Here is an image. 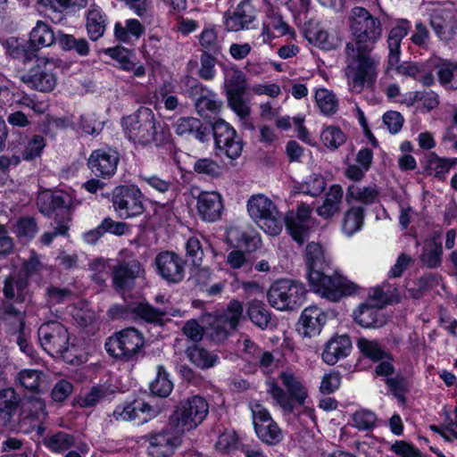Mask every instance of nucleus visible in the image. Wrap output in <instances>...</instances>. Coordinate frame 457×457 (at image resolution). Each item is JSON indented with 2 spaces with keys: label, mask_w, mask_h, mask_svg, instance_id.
I'll return each instance as SVG.
<instances>
[{
  "label": "nucleus",
  "mask_w": 457,
  "mask_h": 457,
  "mask_svg": "<svg viewBox=\"0 0 457 457\" xmlns=\"http://www.w3.org/2000/svg\"><path fill=\"white\" fill-rule=\"evenodd\" d=\"M212 133L216 148L235 160L240 156L243 150L241 139L237 137V131L224 120H218L212 124Z\"/></svg>",
  "instance_id": "nucleus-13"
},
{
  "label": "nucleus",
  "mask_w": 457,
  "mask_h": 457,
  "mask_svg": "<svg viewBox=\"0 0 457 457\" xmlns=\"http://www.w3.org/2000/svg\"><path fill=\"white\" fill-rule=\"evenodd\" d=\"M384 303H366L361 304L354 313L355 321L364 328L381 327L386 322V318L382 312Z\"/></svg>",
  "instance_id": "nucleus-26"
},
{
  "label": "nucleus",
  "mask_w": 457,
  "mask_h": 457,
  "mask_svg": "<svg viewBox=\"0 0 457 457\" xmlns=\"http://www.w3.org/2000/svg\"><path fill=\"white\" fill-rule=\"evenodd\" d=\"M407 35V28L404 24L397 25L392 28L387 37L388 56L386 71L395 69L398 74L409 76L415 79L421 73V66L410 62L399 64L400 62V46L402 39Z\"/></svg>",
  "instance_id": "nucleus-11"
},
{
  "label": "nucleus",
  "mask_w": 457,
  "mask_h": 457,
  "mask_svg": "<svg viewBox=\"0 0 457 457\" xmlns=\"http://www.w3.org/2000/svg\"><path fill=\"white\" fill-rule=\"evenodd\" d=\"M385 383L399 403H406L405 395L408 392V386L407 380L403 375L397 374L395 377L387 378L385 379Z\"/></svg>",
  "instance_id": "nucleus-56"
},
{
  "label": "nucleus",
  "mask_w": 457,
  "mask_h": 457,
  "mask_svg": "<svg viewBox=\"0 0 457 457\" xmlns=\"http://www.w3.org/2000/svg\"><path fill=\"white\" fill-rule=\"evenodd\" d=\"M145 270L137 259L120 262L112 268V278L116 289L123 290L130 287L134 281L144 275Z\"/></svg>",
  "instance_id": "nucleus-20"
},
{
  "label": "nucleus",
  "mask_w": 457,
  "mask_h": 457,
  "mask_svg": "<svg viewBox=\"0 0 457 457\" xmlns=\"http://www.w3.org/2000/svg\"><path fill=\"white\" fill-rule=\"evenodd\" d=\"M57 62L54 59L37 58L36 64L21 76V80L31 89L51 92L57 85V75L54 71Z\"/></svg>",
  "instance_id": "nucleus-10"
},
{
  "label": "nucleus",
  "mask_w": 457,
  "mask_h": 457,
  "mask_svg": "<svg viewBox=\"0 0 457 457\" xmlns=\"http://www.w3.org/2000/svg\"><path fill=\"white\" fill-rule=\"evenodd\" d=\"M119 154L112 149L94 151L88 159V167L97 177H112L117 170Z\"/></svg>",
  "instance_id": "nucleus-21"
},
{
  "label": "nucleus",
  "mask_w": 457,
  "mask_h": 457,
  "mask_svg": "<svg viewBox=\"0 0 457 457\" xmlns=\"http://www.w3.org/2000/svg\"><path fill=\"white\" fill-rule=\"evenodd\" d=\"M379 190L375 184L361 187L351 184L346 190L345 201L348 204L359 202L364 205H370L378 200Z\"/></svg>",
  "instance_id": "nucleus-32"
},
{
  "label": "nucleus",
  "mask_w": 457,
  "mask_h": 457,
  "mask_svg": "<svg viewBox=\"0 0 457 457\" xmlns=\"http://www.w3.org/2000/svg\"><path fill=\"white\" fill-rule=\"evenodd\" d=\"M224 87L227 95L245 93L246 89L245 75L235 66L225 68Z\"/></svg>",
  "instance_id": "nucleus-39"
},
{
  "label": "nucleus",
  "mask_w": 457,
  "mask_h": 457,
  "mask_svg": "<svg viewBox=\"0 0 457 457\" xmlns=\"http://www.w3.org/2000/svg\"><path fill=\"white\" fill-rule=\"evenodd\" d=\"M364 220V209L361 206H352L345 213L342 229L347 236H353L361 229Z\"/></svg>",
  "instance_id": "nucleus-44"
},
{
  "label": "nucleus",
  "mask_w": 457,
  "mask_h": 457,
  "mask_svg": "<svg viewBox=\"0 0 457 457\" xmlns=\"http://www.w3.org/2000/svg\"><path fill=\"white\" fill-rule=\"evenodd\" d=\"M186 353L189 361L202 370L212 368L220 361L216 353L208 351L203 345H188Z\"/></svg>",
  "instance_id": "nucleus-34"
},
{
  "label": "nucleus",
  "mask_w": 457,
  "mask_h": 457,
  "mask_svg": "<svg viewBox=\"0 0 457 457\" xmlns=\"http://www.w3.org/2000/svg\"><path fill=\"white\" fill-rule=\"evenodd\" d=\"M344 191L340 185L334 184L325 194L323 203L316 209L317 214L323 219H329L337 215L342 207Z\"/></svg>",
  "instance_id": "nucleus-27"
},
{
  "label": "nucleus",
  "mask_w": 457,
  "mask_h": 457,
  "mask_svg": "<svg viewBox=\"0 0 457 457\" xmlns=\"http://www.w3.org/2000/svg\"><path fill=\"white\" fill-rule=\"evenodd\" d=\"M40 374L37 370H22L18 373L19 384L29 392L37 393L40 386Z\"/></svg>",
  "instance_id": "nucleus-58"
},
{
  "label": "nucleus",
  "mask_w": 457,
  "mask_h": 457,
  "mask_svg": "<svg viewBox=\"0 0 457 457\" xmlns=\"http://www.w3.org/2000/svg\"><path fill=\"white\" fill-rule=\"evenodd\" d=\"M57 41L64 51H75L81 56H87L89 54V45L85 38H76L72 35L59 34Z\"/></svg>",
  "instance_id": "nucleus-48"
},
{
  "label": "nucleus",
  "mask_w": 457,
  "mask_h": 457,
  "mask_svg": "<svg viewBox=\"0 0 457 457\" xmlns=\"http://www.w3.org/2000/svg\"><path fill=\"white\" fill-rule=\"evenodd\" d=\"M157 273L169 283H179L184 279L186 262L171 251H162L154 258Z\"/></svg>",
  "instance_id": "nucleus-14"
},
{
  "label": "nucleus",
  "mask_w": 457,
  "mask_h": 457,
  "mask_svg": "<svg viewBox=\"0 0 457 457\" xmlns=\"http://www.w3.org/2000/svg\"><path fill=\"white\" fill-rule=\"evenodd\" d=\"M75 443V436L67 432L59 430L43 438L46 449L54 453H62L71 449Z\"/></svg>",
  "instance_id": "nucleus-37"
},
{
  "label": "nucleus",
  "mask_w": 457,
  "mask_h": 457,
  "mask_svg": "<svg viewBox=\"0 0 457 457\" xmlns=\"http://www.w3.org/2000/svg\"><path fill=\"white\" fill-rule=\"evenodd\" d=\"M105 54L120 63V68L123 71L131 72L133 77L142 78L145 75V67L132 61L133 54L121 46L107 48Z\"/></svg>",
  "instance_id": "nucleus-29"
},
{
  "label": "nucleus",
  "mask_w": 457,
  "mask_h": 457,
  "mask_svg": "<svg viewBox=\"0 0 457 457\" xmlns=\"http://www.w3.org/2000/svg\"><path fill=\"white\" fill-rule=\"evenodd\" d=\"M108 343H129V342H143V334L133 327L123 328L115 332L108 338Z\"/></svg>",
  "instance_id": "nucleus-61"
},
{
  "label": "nucleus",
  "mask_w": 457,
  "mask_h": 457,
  "mask_svg": "<svg viewBox=\"0 0 457 457\" xmlns=\"http://www.w3.org/2000/svg\"><path fill=\"white\" fill-rule=\"evenodd\" d=\"M105 29L104 18L99 8H91L87 15V30L91 40H97Z\"/></svg>",
  "instance_id": "nucleus-47"
},
{
  "label": "nucleus",
  "mask_w": 457,
  "mask_h": 457,
  "mask_svg": "<svg viewBox=\"0 0 457 457\" xmlns=\"http://www.w3.org/2000/svg\"><path fill=\"white\" fill-rule=\"evenodd\" d=\"M56 40L52 28L42 21H37L29 33L26 48H23L21 57L24 62H29L36 53L43 48L51 46Z\"/></svg>",
  "instance_id": "nucleus-17"
},
{
  "label": "nucleus",
  "mask_w": 457,
  "mask_h": 457,
  "mask_svg": "<svg viewBox=\"0 0 457 457\" xmlns=\"http://www.w3.org/2000/svg\"><path fill=\"white\" fill-rule=\"evenodd\" d=\"M4 295L17 303H24L29 298V280L21 272L11 274L4 279Z\"/></svg>",
  "instance_id": "nucleus-28"
},
{
  "label": "nucleus",
  "mask_w": 457,
  "mask_h": 457,
  "mask_svg": "<svg viewBox=\"0 0 457 457\" xmlns=\"http://www.w3.org/2000/svg\"><path fill=\"white\" fill-rule=\"evenodd\" d=\"M150 395L161 398L168 397L173 390V382L163 365L157 366L155 378L149 383Z\"/></svg>",
  "instance_id": "nucleus-38"
},
{
  "label": "nucleus",
  "mask_w": 457,
  "mask_h": 457,
  "mask_svg": "<svg viewBox=\"0 0 457 457\" xmlns=\"http://www.w3.org/2000/svg\"><path fill=\"white\" fill-rule=\"evenodd\" d=\"M132 320H141L147 323L162 325L166 312L154 307L148 303H137L130 305Z\"/></svg>",
  "instance_id": "nucleus-35"
},
{
  "label": "nucleus",
  "mask_w": 457,
  "mask_h": 457,
  "mask_svg": "<svg viewBox=\"0 0 457 457\" xmlns=\"http://www.w3.org/2000/svg\"><path fill=\"white\" fill-rule=\"evenodd\" d=\"M352 41L345 48V69L349 88L360 94L365 87H371L378 77L379 60L371 55L375 44L382 35L380 21L363 7L351 11Z\"/></svg>",
  "instance_id": "nucleus-1"
},
{
  "label": "nucleus",
  "mask_w": 457,
  "mask_h": 457,
  "mask_svg": "<svg viewBox=\"0 0 457 457\" xmlns=\"http://www.w3.org/2000/svg\"><path fill=\"white\" fill-rule=\"evenodd\" d=\"M162 409L159 405H151L137 396L127 397L113 411L116 420L130 421L135 425H143L156 418Z\"/></svg>",
  "instance_id": "nucleus-9"
},
{
  "label": "nucleus",
  "mask_w": 457,
  "mask_h": 457,
  "mask_svg": "<svg viewBox=\"0 0 457 457\" xmlns=\"http://www.w3.org/2000/svg\"><path fill=\"white\" fill-rule=\"evenodd\" d=\"M326 180L321 175L313 174L301 186L303 194L317 196L326 188Z\"/></svg>",
  "instance_id": "nucleus-63"
},
{
  "label": "nucleus",
  "mask_w": 457,
  "mask_h": 457,
  "mask_svg": "<svg viewBox=\"0 0 457 457\" xmlns=\"http://www.w3.org/2000/svg\"><path fill=\"white\" fill-rule=\"evenodd\" d=\"M326 321V315L317 306L305 308L296 324V331L303 339H312L320 335Z\"/></svg>",
  "instance_id": "nucleus-22"
},
{
  "label": "nucleus",
  "mask_w": 457,
  "mask_h": 457,
  "mask_svg": "<svg viewBox=\"0 0 457 457\" xmlns=\"http://www.w3.org/2000/svg\"><path fill=\"white\" fill-rule=\"evenodd\" d=\"M194 170L210 178H218L222 173L221 166L211 158H202L195 161Z\"/></svg>",
  "instance_id": "nucleus-60"
},
{
  "label": "nucleus",
  "mask_w": 457,
  "mask_h": 457,
  "mask_svg": "<svg viewBox=\"0 0 457 457\" xmlns=\"http://www.w3.org/2000/svg\"><path fill=\"white\" fill-rule=\"evenodd\" d=\"M310 222L302 220L293 214H287L285 217V224L287 231L295 241L303 244L308 237L310 233Z\"/></svg>",
  "instance_id": "nucleus-46"
},
{
  "label": "nucleus",
  "mask_w": 457,
  "mask_h": 457,
  "mask_svg": "<svg viewBox=\"0 0 457 457\" xmlns=\"http://www.w3.org/2000/svg\"><path fill=\"white\" fill-rule=\"evenodd\" d=\"M112 203L114 211L121 219L138 216L145 211L143 194L135 186L115 187L112 191Z\"/></svg>",
  "instance_id": "nucleus-12"
},
{
  "label": "nucleus",
  "mask_w": 457,
  "mask_h": 457,
  "mask_svg": "<svg viewBox=\"0 0 457 457\" xmlns=\"http://www.w3.org/2000/svg\"><path fill=\"white\" fill-rule=\"evenodd\" d=\"M287 390V392L277 383H273L270 392L285 412L293 413L295 409V402L298 405H303L308 397V393L301 382L288 387Z\"/></svg>",
  "instance_id": "nucleus-19"
},
{
  "label": "nucleus",
  "mask_w": 457,
  "mask_h": 457,
  "mask_svg": "<svg viewBox=\"0 0 457 457\" xmlns=\"http://www.w3.org/2000/svg\"><path fill=\"white\" fill-rule=\"evenodd\" d=\"M323 144L330 149H337L345 142V135L338 128L330 126L326 128L320 136Z\"/></svg>",
  "instance_id": "nucleus-57"
},
{
  "label": "nucleus",
  "mask_w": 457,
  "mask_h": 457,
  "mask_svg": "<svg viewBox=\"0 0 457 457\" xmlns=\"http://www.w3.org/2000/svg\"><path fill=\"white\" fill-rule=\"evenodd\" d=\"M4 320L12 327V334L16 336V343L21 344L28 341L24 308L16 307L14 304L5 306Z\"/></svg>",
  "instance_id": "nucleus-30"
},
{
  "label": "nucleus",
  "mask_w": 457,
  "mask_h": 457,
  "mask_svg": "<svg viewBox=\"0 0 457 457\" xmlns=\"http://www.w3.org/2000/svg\"><path fill=\"white\" fill-rule=\"evenodd\" d=\"M184 433H179L173 424L168 422L167 428L157 433H151L148 436L150 444L149 453L156 457H168L173 453V451L181 443V436Z\"/></svg>",
  "instance_id": "nucleus-15"
},
{
  "label": "nucleus",
  "mask_w": 457,
  "mask_h": 457,
  "mask_svg": "<svg viewBox=\"0 0 457 457\" xmlns=\"http://www.w3.org/2000/svg\"><path fill=\"white\" fill-rule=\"evenodd\" d=\"M307 278L314 292L332 302L355 293L357 288L354 283L337 273L329 276L324 270L308 272Z\"/></svg>",
  "instance_id": "nucleus-7"
},
{
  "label": "nucleus",
  "mask_w": 457,
  "mask_h": 457,
  "mask_svg": "<svg viewBox=\"0 0 457 457\" xmlns=\"http://www.w3.org/2000/svg\"><path fill=\"white\" fill-rule=\"evenodd\" d=\"M443 246L436 237L425 240L420 262L428 269H436L441 266L443 261Z\"/></svg>",
  "instance_id": "nucleus-31"
},
{
  "label": "nucleus",
  "mask_w": 457,
  "mask_h": 457,
  "mask_svg": "<svg viewBox=\"0 0 457 457\" xmlns=\"http://www.w3.org/2000/svg\"><path fill=\"white\" fill-rule=\"evenodd\" d=\"M353 426L360 431H370L377 424L378 417L368 409H361L352 415Z\"/></svg>",
  "instance_id": "nucleus-52"
},
{
  "label": "nucleus",
  "mask_w": 457,
  "mask_h": 457,
  "mask_svg": "<svg viewBox=\"0 0 457 457\" xmlns=\"http://www.w3.org/2000/svg\"><path fill=\"white\" fill-rule=\"evenodd\" d=\"M21 145L20 141L12 140L9 143V148L13 152H20L21 160L27 162L35 161L40 158L46 146V138L39 134H35L30 137L24 136L22 147L19 149Z\"/></svg>",
  "instance_id": "nucleus-23"
},
{
  "label": "nucleus",
  "mask_w": 457,
  "mask_h": 457,
  "mask_svg": "<svg viewBox=\"0 0 457 457\" xmlns=\"http://www.w3.org/2000/svg\"><path fill=\"white\" fill-rule=\"evenodd\" d=\"M196 207L204 220L215 221L220 218L223 210L221 195L217 192H202L197 197Z\"/></svg>",
  "instance_id": "nucleus-25"
},
{
  "label": "nucleus",
  "mask_w": 457,
  "mask_h": 457,
  "mask_svg": "<svg viewBox=\"0 0 457 457\" xmlns=\"http://www.w3.org/2000/svg\"><path fill=\"white\" fill-rule=\"evenodd\" d=\"M69 218H54L52 231L44 232L40 237V242L45 245H49L53 240L59 236L64 237L68 234L70 229Z\"/></svg>",
  "instance_id": "nucleus-55"
},
{
  "label": "nucleus",
  "mask_w": 457,
  "mask_h": 457,
  "mask_svg": "<svg viewBox=\"0 0 457 457\" xmlns=\"http://www.w3.org/2000/svg\"><path fill=\"white\" fill-rule=\"evenodd\" d=\"M240 445L237 433L235 430H224L218 437L215 449L224 454L236 452Z\"/></svg>",
  "instance_id": "nucleus-51"
},
{
  "label": "nucleus",
  "mask_w": 457,
  "mask_h": 457,
  "mask_svg": "<svg viewBox=\"0 0 457 457\" xmlns=\"http://www.w3.org/2000/svg\"><path fill=\"white\" fill-rule=\"evenodd\" d=\"M148 345H134L132 348L127 345H104L107 353L116 361L122 362L137 361L145 355V346Z\"/></svg>",
  "instance_id": "nucleus-33"
},
{
  "label": "nucleus",
  "mask_w": 457,
  "mask_h": 457,
  "mask_svg": "<svg viewBox=\"0 0 457 457\" xmlns=\"http://www.w3.org/2000/svg\"><path fill=\"white\" fill-rule=\"evenodd\" d=\"M21 406V397L13 387L0 389V427L7 428Z\"/></svg>",
  "instance_id": "nucleus-24"
},
{
  "label": "nucleus",
  "mask_w": 457,
  "mask_h": 457,
  "mask_svg": "<svg viewBox=\"0 0 457 457\" xmlns=\"http://www.w3.org/2000/svg\"><path fill=\"white\" fill-rule=\"evenodd\" d=\"M245 93L227 95L228 106L241 119L245 120L250 114L251 108L244 100Z\"/></svg>",
  "instance_id": "nucleus-62"
},
{
  "label": "nucleus",
  "mask_w": 457,
  "mask_h": 457,
  "mask_svg": "<svg viewBox=\"0 0 457 457\" xmlns=\"http://www.w3.org/2000/svg\"><path fill=\"white\" fill-rule=\"evenodd\" d=\"M287 390V392L277 383H273L270 392L285 412L293 413L295 409V402L298 405H303L308 397V393L301 382L288 387Z\"/></svg>",
  "instance_id": "nucleus-18"
},
{
  "label": "nucleus",
  "mask_w": 457,
  "mask_h": 457,
  "mask_svg": "<svg viewBox=\"0 0 457 457\" xmlns=\"http://www.w3.org/2000/svg\"><path fill=\"white\" fill-rule=\"evenodd\" d=\"M144 31V26L136 19L127 20L125 21V25L117 22L114 27V35L116 38L122 42H128L131 37L137 39Z\"/></svg>",
  "instance_id": "nucleus-45"
},
{
  "label": "nucleus",
  "mask_w": 457,
  "mask_h": 457,
  "mask_svg": "<svg viewBox=\"0 0 457 457\" xmlns=\"http://www.w3.org/2000/svg\"><path fill=\"white\" fill-rule=\"evenodd\" d=\"M258 9L253 0H241L234 12L224 14L225 27L228 31L249 29L256 21Z\"/></svg>",
  "instance_id": "nucleus-16"
},
{
  "label": "nucleus",
  "mask_w": 457,
  "mask_h": 457,
  "mask_svg": "<svg viewBox=\"0 0 457 457\" xmlns=\"http://www.w3.org/2000/svg\"><path fill=\"white\" fill-rule=\"evenodd\" d=\"M247 315L251 321L262 329L268 328L271 314L267 305L259 300H252L247 304Z\"/></svg>",
  "instance_id": "nucleus-41"
},
{
  "label": "nucleus",
  "mask_w": 457,
  "mask_h": 457,
  "mask_svg": "<svg viewBox=\"0 0 457 457\" xmlns=\"http://www.w3.org/2000/svg\"><path fill=\"white\" fill-rule=\"evenodd\" d=\"M304 259L308 272L321 271L328 266L325 251L319 243L312 242L306 245Z\"/></svg>",
  "instance_id": "nucleus-36"
},
{
  "label": "nucleus",
  "mask_w": 457,
  "mask_h": 457,
  "mask_svg": "<svg viewBox=\"0 0 457 457\" xmlns=\"http://www.w3.org/2000/svg\"><path fill=\"white\" fill-rule=\"evenodd\" d=\"M38 337L48 343H68V332L64 326L59 322H47L38 328Z\"/></svg>",
  "instance_id": "nucleus-42"
},
{
  "label": "nucleus",
  "mask_w": 457,
  "mask_h": 457,
  "mask_svg": "<svg viewBox=\"0 0 457 457\" xmlns=\"http://www.w3.org/2000/svg\"><path fill=\"white\" fill-rule=\"evenodd\" d=\"M172 93V86L170 83H164L154 92V98L157 102L162 103L166 110L175 111L179 106V102Z\"/></svg>",
  "instance_id": "nucleus-54"
},
{
  "label": "nucleus",
  "mask_w": 457,
  "mask_h": 457,
  "mask_svg": "<svg viewBox=\"0 0 457 457\" xmlns=\"http://www.w3.org/2000/svg\"><path fill=\"white\" fill-rule=\"evenodd\" d=\"M254 432L263 444L270 446L277 445L284 439L282 430L275 420L266 424H255Z\"/></svg>",
  "instance_id": "nucleus-40"
},
{
  "label": "nucleus",
  "mask_w": 457,
  "mask_h": 457,
  "mask_svg": "<svg viewBox=\"0 0 457 457\" xmlns=\"http://www.w3.org/2000/svg\"><path fill=\"white\" fill-rule=\"evenodd\" d=\"M306 289L301 282L282 278L274 281L268 292V302L278 311H295L305 300Z\"/></svg>",
  "instance_id": "nucleus-5"
},
{
  "label": "nucleus",
  "mask_w": 457,
  "mask_h": 457,
  "mask_svg": "<svg viewBox=\"0 0 457 457\" xmlns=\"http://www.w3.org/2000/svg\"><path fill=\"white\" fill-rule=\"evenodd\" d=\"M427 170L429 174H434L437 178L446 174L452 166L455 164V161L452 159L440 158L435 153H429L426 156Z\"/></svg>",
  "instance_id": "nucleus-50"
},
{
  "label": "nucleus",
  "mask_w": 457,
  "mask_h": 457,
  "mask_svg": "<svg viewBox=\"0 0 457 457\" xmlns=\"http://www.w3.org/2000/svg\"><path fill=\"white\" fill-rule=\"evenodd\" d=\"M243 310L241 302L231 300L222 314H204L203 322L206 326V335L211 340L217 342L227 340L236 335Z\"/></svg>",
  "instance_id": "nucleus-4"
},
{
  "label": "nucleus",
  "mask_w": 457,
  "mask_h": 457,
  "mask_svg": "<svg viewBox=\"0 0 457 457\" xmlns=\"http://www.w3.org/2000/svg\"><path fill=\"white\" fill-rule=\"evenodd\" d=\"M122 124L128 138L135 144H154L159 146L170 140L168 129L161 127L150 108L140 107L135 113L126 117Z\"/></svg>",
  "instance_id": "nucleus-2"
},
{
  "label": "nucleus",
  "mask_w": 457,
  "mask_h": 457,
  "mask_svg": "<svg viewBox=\"0 0 457 457\" xmlns=\"http://www.w3.org/2000/svg\"><path fill=\"white\" fill-rule=\"evenodd\" d=\"M79 204L73 194L64 190H43L37 197V206L44 216L69 218V221H71L73 211Z\"/></svg>",
  "instance_id": "nucleus-8"
},
{
  "label": "nucleus",
  "mask_w": 457,
  "mask_h": 457,
  "mask_svg": "<svg viewBox=\"0 0 457 457\" xmlns=\"http://www.w3.org/2000/svg\"><path fill=\"white\" fill-rule=\"evenodd\" d=\"M247 211L250 217L268 235L275 237L282 231L281 213L266 195H252L247 201Z\"/></svg>",
  "instance_id": "nucleus-6"
},
{
  "label": "nucleus",
  "mask_w": 457,
  "mask_h": 457,
  "mask_svg": "<svg viewBox=\"0 0 457 457\" xmlns=\"http://www.w3.org/2000/svg\"><path fill=\"white\" fill-rule=\"evenodd\" d=\"M316 103L320 112L327 116L333 115L338 109V100L336 95L325 88H320L315 94Z\"/></svg>",
  "instance_id": "nucleus-49"
},
{
  "label": "nucleus",
  "mask_w": 457,
  "mask_h": 457,
  "mask_svg": "<svg viewBox=\"0 0 457 457\" xmlns=\"http://www.w3.org/2000/svg\"><path fill=\"white\" fill-rule=\"evenodd\" d=\"M208 413L207 400L204 396L194 395L179 401L170 416V424H173L179 433H185L198 427Z\"/></svg>",
  "instance_id": "nucleus-3"
},
{
  "label": "nucleus",
  "mask_w": 457,
  "mask_h": 457,
  "mask_svg": "<svg viewBox=\"0 0 457 457\" xmlns=\"http://www.w3.org/2000/svg\"><path fill=\"white\" fill-rule=\"evenodd\" d=\"M199 42L204 52L217 54L220 51L217 33L213 29H204L199 36Z\"/></svg>",
  "instance_id": "nucleus-64"
},
{
  "label": "nucleus",
  "mask_w": 457,
  "mask_h": 457,
  "mask_svg": "<svg viewBox=\"0 0 457 457\" xmlns=\"http://www.w3.org/2000/svg\"><path fill=\"white\" fill-rule=\"evenodd\" d=\"M360 353L373 362L393 360V354L381 347V345H357Z\"/></svg>",
  "instance_id": "nucleus-59"
},
{
  "label": "nucleus",
  "mask_w": 457,
  "mask_h": 457,
  "mask_svg": "<svg viewBox=\"0 0 457 457\" xmlns=\"http://www.w3.org/2000/svg\"><path fill=\"white\" fill-rule=\"evenodd\" d=\"M306 37L309 42L324 50H331L337 46L336 38L324 29H309Z\"/></svg>",
  "instance_id": "nucleus-53"
},
{
  "label": "nucleus",
  "mask_w": 457,
  "mask_h": 457,
  "mask_svg": "<svg viewBox=\"0 0 457 457\" xmlns=\"http://www.w3.org/2000/svg\"><path fill=\"white\" fill-rule=\"evenodd\" d=\"M12 232L20 241L29 242L38 232V226L33 217H20L12 226Z\"/></svg>",
  "instance_id": "nucleus-43"
}]
</instances>
